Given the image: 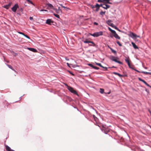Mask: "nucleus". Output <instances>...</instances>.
Masks as SVG:
<instances>
[{
  "mask_svg": "<svg viewBox=\"0 0 151 151\" xmlns=\"http://www.w3.org/2000/svg\"><path fill=\"white\" fill-rule=\"evenodd\" d=\"M109 130L107 128H106V130L104 131V132L105 134H107L108 132H109Z\"/></svg>",
  "mask_w": 151,
  "mask_h": 151,
  "instance_id": "obj_28",
  "label": "nucleus"
},
{
  "mask_svg": "<svg viewBox=\"0 0 151 151\" xmlns=\"http://www.w3.org/2000/svg\"><path fill=\"white\" fill-rule=\"evenodd\" d=\"M93 68L96 70H98L99 69V67L94 66H93Z\"/></svg>",
  "mask_w": 151,
  "mask_h": 151,
  "instance_id": "obj_34",
  "label": "nucleus"
},
{
  "mask_svg": "<svg viewBox=\"0 0 151 151\" xmlns=\"http://www.w3.org/2000/svg\"><path fill=\"white\" fill-rule=\"evenodd\" d=\"M117 30L118 31H119V32H121V30L120 29H118Z\"/></svg>",
  "mask_w": 151,
  "mask_h": 151,
  "instance_id": "obj_58",
  "label": "nucleus"
},
{
  "mask_svg": "<svg viewBox=\"0 0 151 151\" xmlns=\"http://www.w3.org/2000/svg\"><path fill=\"white\" fill-rule=\"evenodd\" d=\"M60 6H61L62 7L64 8H65V9H70L68 7H65V6H63L62 5V4H60Z\"/></svg>",
  "mask_w": 151,
  "mask_h": 151,
  "instance_id": "obj_29",
  "label": "nucleus"
},
{
  "mask_svg": "<svg viewBox=\"0 0 151 151\" xmlns=\"http://www.w3.org/2000/svg\"><path fill=\"white\" fill-rule=\"evenodd\" d=\"M110 37H111V38H112L113 37V36H112V35H110Z\"/></svg>",
  "mask_w": 151,
  "mask_h": 151,
  "instance_id": "obj_59",
  "label": "nucleus"
},
{
  "mask_svg": "<svg viewBox=\"0 0 151 151\" xmlns=\"http://www.w3.org/2000/svg\"><path fill=\"white\" fill-rule=\"evenodd\" d=\"M104 1V3H108L110 4H112V3L110 2L109 1L110 0H103Z\"/></svg>",
  "mask_w": 151,
  "mask_h": 151,
  "instance_id": "obj_20",
  "label": "nucleus"
},
{
  "mask_svg": "<svg viewBox=\"0 0 151 151\" xmlns=\"http://www.w3.org/2000/svg\"><path fill=\"white\" fill-rule=\"evenodd\" d=\"M144 83L148 87H150V85L148 84L146 81Z\"/></svg>",
  "mask_w": 151,
  "mask_h": 151,
  "instance_id": "obj_39",
  "label": "nucleus"
},
{
  "mask_svg": "<svg viewBox=\"0 0 151 151\" xmlns=\"http://www.w3.org/2000/svg\"><path fill=\"white\" fill-rule=\"evenodd\" d=\"M6 149L7 151H15L11 149V148L7 145H5Z\"/></svg>",
  "mask_w": 151,
  "mask_h": 151,
  "instance_id": "obj_11",
  "label": "nucleus"
},
{
  "mask_svg": "<svg viewBox=\"0 0 151 151\" xmlns=\"http://www.w3.org/2000/svg\"><path fill=\"white\" fill-rule=\"evenodd\" d=\"M99 8L98 7L96 8V9L95 10H94V11L96 12H98L99 11Z\"/></svg>",
  "mask_w": 151,
  "mask_h": 151,
  "instance_id": "obj_41",
  "label": "nucleus"
},
{
  "mask_svg": "<svg viewBox=\"0 0 151 151\" xmlns=\"http://www.w3.org/2000/svg\"><path fill=\"white\" fill-rule=\"evenodd\" d=\"M109 48L110 49L111 52L114 54H116V51L113 49L112 48L109 47Z\"/></svg>",
  "mask_w": 151,
  "mask_h": 151,
  "instance_id": "obj_21",
  "label": "nucleus"
},
{
  "mask_svg": "<svg viewBox=\"0 0 151 151\" xmlns=\"http://www.w3.org/2000/svg\"><path fill=\"white\" fill-rule=\"evenodd\" d=\"M131 68L133 69V70H135L138 73H140V72L139 71V70H136V69H134V68Z\"/></svg>",
  "mask_w": 151,
  "mask_h": 151,
  "instance_id": "obj_44",
  "label": "nucleus"
},
{
  "mask_svg": "<svg viewBox=\"0 0 151 151\" xmlns=\"http://www.w3.org/2000/svg\"><path fill=\"white\" fill-rule=\"evenodd\" d=\"M116 42L119 45V46H122V44L119 41H116Z\"/></svg>",
  "mask_w": 151,
  "mask_h": 151,
  "instance_id": "obj_30",
  "label": "nucleus"
},
{
  "mask_svg": "<svg viewBox=\"0 0 151 151\" xmlns=\"http://www.w3.org/2000/svg\"><path fill=\"white\" fill-rule=\"evenodd\" d=\"M105 12H103L102 11H101L100 12V14L102 16H103L105 14Z\"/></svg>",
  "mask_w": 151,
  "mask_h": 151,
  "instance_id": "obj_24",
  "label": "nucleus"
},
{
  "mask_svg": "<svg viewBox=\"0 0 151 151\" xmlns=\"http://www.w3.org/2000/svg\"><path fill=\"white\" fill-rule=\"evenodd\" d=\"M24 36H25V37H26V38H27L28 39H30V37L27 35H25L24 34Z\"/></svg>",
  "mask_w": 151,
  "mask_h": 151,
  "instance_id": "obj_38",
  "label": "nucleus"
},
{
  "mask_svg": "<svg viewBox=\"0 0 151 151\" xmlns=\"http://www.w3.org/2000/svg\"><path fill=\"white\" fill-rule=\"evenodd\" d=\"M5 61L7 63H9V61H6H6Z\"/></svg>",
  "mask_w": 151,
  "mask_h": 151,
  "instance_id": "obj_56",
  "label": "nucleus"
},
{
  "mask_svg": "<svg viewBox=\"0 0 151 151\" xmlns=\"http://www.w3.org/2000/svg\"><path fill=\"white\" fill-rule=\"evenodd\" d=\"M6 65L8 66V67L10 68V69H11L12 70L14 71L15 72H17V71L13 68L10 65L6 64Z\"/></svg>",
  "mask_w": 151,
  "mask_h": 151,
  "instance_id": "obj_17",
  "label": "nucleus"
},
{
  "mask_svg": "<svg viewBox=\"0 0 151 151\" xmlns=\"http://www.w3.org/2000/svg\"><path fill=\"white\" fill-rule=\"evenodd\" d=\"M112 68H115V67L114 66H113L112 67Z\"/></svg>",
  "mask_w": 151,
  "mask_h": 151,
  "instance_id": "obj_62",
  "label": "nucleus"
},
{
  "mask_svg": "<svg viewBox=\"0 0 151 151\" xmlns=\"http://www.w3.org/2000/svg\"><path fill=\"white\" fill-rule=\"evenodd\" d=\"M17 32L18 33H19V34H22L23 35H24V33L23 32Z\"/></svg>",
  "mask_w": 151,
  "mask_h": 151,
  "instance_id": "obj_37",
  "label": "nucleus"
},
{
  "mask_svg": "<svg viewBox=\"0 0 151 151\" xmlns=\"http://www.w3.org/2000/svg\"><path fill=\"white\" fill-rule=\"evenodd\" d=\"M142 73H143L145 74H149V72H145V71H143V72H142Z\"/></svg>",
  "mask_w": 151,
  "mask_h": 151,
  "instance_id": "obj_33",
  "label": "nucleus"
},
{
  "mask_svg": "<svg viewBox=\"0 0 151 151\" xmlns=\"http://www.w3.org/2000/svg\"><path fill=\"white\" fill-rule=\"evenodd\" d=\"M115 29H117H117H118V28L117 27H115Z\"/></svg>",
  "mask_w": 151,
  "mask_h": 151,
  "instance_id": "obj_54",
  "label": "nucleus"
},
{
  "mask_svg": "<svg viewBox=\"0 0 151 151\" xmlns=\"http://www.w3.org/2000/svg\"><path fill=\"white\" fill-rule=\"evenodd\" d=\"M144 83L148 87H150V85L148 84L146 81Z\"/></svg>",
  "mask_w": 151,
  "mask_h": 151,
  "instance_id": "obj_40",
  "label": "nucleus"
},
{
  "mask_svg": "<svg viewBox=\"0 0 151 151\" xmlns=\"http://www.w3.org/2000/svg\"><path fill=\"white\" fill-rule=\"evenodd\" d=\"M109 58L110 60L113 61H114L115 62L117 63L120 64H122V62L117 60V59H119V58L117 57H115L113 55H111L109 56Z\"/></svg>",
  "mask_w": 151,
  "mask_h": 151,
  "instance_id": "obj_1",
  "label": "nucleus"
},
{
  "mask_svg": "<svg viewBox=\"0 0 151 151\" xmlns=\"http://www.w3.org/2000/svg\"><path fill=\"white\" fill-rule=\"evenodd\" d=\"M117 30L118 31H119V32H121V30L120 29H118Z\"/></svg>",
  "mask_w": 151,
  "mask_h": 151,
  "instance_id": "obj_57",
  "label": "nucleus"
},
{
  "mask_svg": "<svg viewBox=\"0 0 151 151\" xmlns=\"http://www.w3.org/2000/svg\"><path fill=\"white\" fill-rule=\"evenodd\" d=\"M96 64L98 65H99V66L102 67V65H101V64L100 63H96Z\"/></svg>",
  "mask_w": 151,
  "mask_h": 151,
  "instance_id": "obj_32",
  "label": "nucleus"
},
{
  "mask_svg": "<svg viewBox=\"0 0 151 151\" xmlns=\"http://www.w3.org/2000/svg\"><path fill=\"white\" fill-rule=\"evenodd\" d=\"M53 15H54V16L55 17H57V18H60V16L59 15L57 14H55V13H54L53 14Z\"/></svg>",
  "mask_w": 151,
  "mask_h": 151,
  "instance_id": "obj_27",
  "label": "nucleus"
},
{
  "mask_svg": "<svg viewBox=\"0 0 151 151\" xmlns=\"http://www.w3.org/2000/svg\"><path fill=\"white\" fill-rule=\"evenodd\" d=\"M88 65L89 66L92 67V68H93V67L94 66L93 65L90 63L88 64Z\"/></svg>",
  "mask_w": 151,
  "mask_h": 151,
  "instance_id": "obj_35",
  "label": "nucleus"
},
{
  "mask_svg": "<svg viewBox=\"0 0 151 151\" xmlns=\"http://www.w3.org/2000/svg\"><path fill=\"white\" fill-rule=\"evenodd\" d=\"M138 79L140 81H142V82H143L144 83H145V81L144 80L142 79H141V78H138Z\"/></svg>",
  "mask_w": 151,
  "mask_h": 151,
  "instance_id": "obj_31",
  "label": "nucleus"
},
{
  "mask_svg": "<svg viewBox=\"0 0 151 151\" xmlns=\"http://www.w3.org/2000/svg\"><path fill=\"white\" fill-rule=\"evenodd\" d=\"M149 74L151 75V72H149Z\"/></svg>",
  "mask_w": 151,
  "mask_h": 151,
  "instance_id": "obj_60",
  "label": "nucleus"
},
{
  "mask_svg": "<svg viewBox=\"0 0 151 151\" xmlns=\"http://www.w3.org/2000/svg\"><path fill=\"white\" fill-rule=\"evenodd\" d=\"M93 117L94 118V119H95V118H97L96 117H95V116L94 115H93Z\"/></svg>",
  "mask_w": 151,
  "mask_h": 151,
  "instance_id": "obj_52",
  "label": "nucleus"
},
{
  "mask_svg": "<svg viewBox=\"0 0 151 151\" xmlns=\"http://www.w3.org/2000/svg\"><path fill=\"white\" fill-rule=\"evenodd\" d=\"M149 111L150 113V115L151 116V111L150 110H149Z\"/></svg>",
  "mask_w": 151,
  "mask_h": 151,
  "instance_id": "obj_53",
  "label": "nucleus"
},
{
  "mask_svg": "<svg viewBox=\"0 0 151 151\" xmlns=\"http://www.w3.org/2000/svg\"><path fill=\"white\" fill-rule=\"evenodd\" d=\"M104 5H105V6H102V7L105 9H106L110 7V6L109 5L106 4H104Z\"/></svg>",
  "mask_w": 151,
  "mask_h": 151,
  "instance_id": "obj_14",
  "label": "nucleus"
},
{
  "mask_svg": "<svg viewBox=\"0 0 151 151\" xmlns=\"http://www.w3.org/2000/svg\"><path fill=\"white\" fill-rule=\"evenodd\" d=\"M46 4L48 7H50V8L53 9V8H54L53 7V5L49 3L47 4Z\"/></svg>",
  "mask_w": 151,
  "mask_h": 151,
  "instance_id": "obj_18",
  "label": "nucleus"
},
{
  "mask_svg": "<svg viewBox=\"0 0 151 151\" xmlns=\"http://www.w3.org/2000/svg\"><path fill=\"white\" fill-rule=\"evenodd\" d=\"M27 49L33 52H37V50L34 48L27 47Z\"/></svg>",
  "mask_w": 151,
  "mask_h": 151,
  "instance_id": "obj_10",
  "label": "nucleus"
},
{
  "mask_svg": "<svg viewBox=\"0 0 151 151\" xmlns=\"http://www.w3.org/2000/svg\"><path fill=\"white\" fill-rule=\"evenodd\" d=\"M129 36L131 37L133 39H135L137 37H139L140 36L137 35L133 33L132 32H130V33L128 35Z\"/></svg>",
  "mask_w": 151,
  "mask_h": 151,
  "instance_id": "obj_3",
  "label": "nucleus"
},
{
  "mask_svg": "<svg viewBox=\"0 0 151 151\" xmlns=\"http://www.w3.org/2000/svg\"><path fill=\"white\" fill-rule=\"evenodd\" d=\"M68 71L72 75H73V73L72 72L70 71Z\"/></svg>",
  "mask_w": 151,
  "mask_h": 151,
  "instance_id": "obj_48",
  "label": "nucleus"
},
{
  "mask_svg": "<svg viewBox=\"0 0 151 151\" xmlns=\"http://www.w3.org/2000/svg\"><path fill=\"white\" fill-rule=\"evenodd\" d=\"M104 90L103 88H100V92L101 94L104 93Z\"/></svg>",
  "mask_w": 151,
  "mask_h": 151,
  "instance_id": "obj_25",
  "label": "nucleus"
},
{
  "mask_svg": "<svg viewBox=\"0 0 151 151\" xmlns=\"http://www.w3.org/2000/svg\"><path fill=\"white\" fill-rule=\"evenodd\" d=\"M28 3L32 4L33 5H34V4L30 0H26Z\"/></svg>",
  "mask_w": 151,
  "mask_h": 151,
  "instance_id": "obj_26",
  "label": "nucleus"
},
{
  "mask_svg": "<svg viewBox=\"0 0 151 151\" xmlns=\"http://www.w3.org/2000/svg\"><path fill=\"white\" fill-rule=\"evenodd\" d=\"M19 7V6L17 4H15L14 5L12 8V10L15 12L16 11L17 9Z\"/></svg>",
  "mask_w": 151,
  "mask_h": 151,
  "instance_id": "obj_6",
  "label": "nucleus"
},
{
  "mask_svg": "<svg viewBox=\"0 0 151 151\" xmlns=\"http://www.w3.org/2000/svg\"><path fill=\"white\" fill-rule=\"evenodd\" d=\"M52 22V21L50 19H47L46 21V23L48 24H51V23Z\"/></svg>",
  "mask_w": 151,
  "mask_h": 151,
  "instance_id": "obj_15",
  "label": "nucleus"
},
{
  "mask_svg": "<svg viewBox=\"0 0 151 151\" xmlns=\"http://www.w3.org/2000/svg\"><path fill=\"white\" fill-rule=\"evenodd\" d=\"M83 42L85 43H91V44H89V46H95V44L93 41H89L87 40H85L83 41Z\"/></svg>",
  "mask_w": 151,
  "mask_h": 151,
  "instance_id": "obj_4",
  "label": "nucleus"
},
{
  "mask_svg": "<svg viewBox=\"0 0 151 151\" xmlns=\"http://www.w3.org/2000/svg\"><path fill=\"white\" fill-rule=\"evenodd\" d=\"M106 128L105 127H104V125H102V127L101 128V129L102 131L104 132V131H105L106 130Z\"/></svg>",
  "mask_w": 151,
  "mask_h": 151,
  "instance_id": "obj_23",
  "label": "nucleus"
},
{
  "mask_svg": "<svg viewBox=\"0 0 151 151\" xmlns=\"http://www.w3.org/2000/svg\"><path fill=\"white\" fill-rule=\"evenodd\" d=\"M95 7L96 8L98 7L99 8V4H96V5H95Z\"/></svg>",
  "mask_w": 151,
  "mask_h": 151,
  "instance_id": "obj_36",
  "label": "nucleus"
},
{
  "mask_svg": "<svg viewBox=\"0 0 151 151\" xmlns=\"http://www.w3.org/2000/svg\"><path fill=\"white\" fill-rule=\"evenodd\" d=\"M91 7L92 8H94L95 7V6L93 5H91Z\"/></svg>",
  "mask_w": 151,
  "mask_h": 151,
  "instance_id": "obj_49",
  "label": "nucleus"
},
{
  "mask_svg": "<svg viewBox=\"0 0 151 151\" xmlns=\"http://www.w3.org/2000/svg\"><path fill=\"white\" fill-rule=\"evenodd\" d=\"M113 36L119 40L120 39V37L116 33Z\"/></svg>",
  "mask_w": 151,
  "mask_h": 151,
  "instance_id": "obj_13",
  "label": "nucleus"
},
{
  "mask_svg": "<svg viewBox=\"0 0 151 151\" xmlns=\"http://www.w3.org/2000/svg\"><path fill=\"white\" fill-rule=\"evenodd\" d=\"M67 65H68V66H69V64L68 63H67Z\"/></svg>",
  "mask_w": 151,
  "mask_h": 151,
  "instance_id": "obj_55",
  "label": "nucleus"
},
{
  "mask_svg": "<svg viewBox=\"0 0 151 151\" xmlns=\"http://www.w3.org/2000/svg\"><path fill=\"white\" fill-rule=\"evenodd\" d=\"M106 23L109 25L113 27V24L111 23V20H108L106 21Z\"/></svg>",
  "mask_w": 151,
  "mask_h": 151,
  "instance_id": "obj_12",
  "label": "nucleus"
},
{
  "mask_svg": "<svg viewBox=\"0 0 151 151\" xmlns=\"http://www.w3.org/2000/svg\"><path fill=\"white\" fill-rule=\"evenodd\" d=\"M113 73L115 74V75H118V76L119 77H124V76H127V75H121L118 73H116V72H113Z\"/></svg>",
  "mask_w": 151,
  "mask_h": 151,
  "instance_id": "obj_9",
  "label": "nucleus"
},
{
  "mask_svg": "<svg viewBox=\"0 0 151 151\" xmlns=\"http://www.w3.org/2000/svg\"><path fill=\"white\" fill-rule=\"evenodd\" d=\"M125 61H126V62L127 63L129 67L130 68H132L131 67V66L130 65V60L129 59V58H126V59H125Z\"/></svg>",
  "mask_w": 151,
  "mask_h": 151,
  "instance_id": "obj_8",
  "label": "nucleus"
},
{
  "mask_svg": "<svg viewBox=\"0 0 151 151\" xmlns=\"http://www.w3.org/2000/svg\"><path fill=\"white\" fill-rule=\"evenodd\" d=\"M103 1L102 0H98V2H102Z\"/></svg>",
  "mask_w": 151,
  "mask_h": 151,
  "instance_id": "obj_45",
  "label": "nucleus"
},
{
  "mask_svg": "<svg viewBox=\"0 0 151 151\" xmlns=\"http://www.w3.org/2000/svg\"><path fill=\"white\" fill-rule=\"evenodd\" d=\"M110 93V91H109V92H108V94H109V93Z\"/></svg>",
  "mask_w": 151,
  "mask_h": 151,
  "instance_id": "obj_61",
  "label": "nucleus"
},
{
  "mask_svg": "<svg viewBox=\"0 0 151 151\" xmlns=\"http://www.w3.org/2000/svg\"><path fill=\"white\" fill-rule=\"evenodd\" d=\"M108 29L112 33L114 34V35L116 33V32L115 30H112L110 27H108Z\"/></svg>",
  "mask_w": 151,
  "mask_h": 151,
  "instance_id": "obj_19",
  "label": "nucleus"
},
{
  "mask_svg": "<svg viewBox=\"0 0 151 151\" xmlns=\"http://www.w3.org/2000/svg\"><path fill=\"white\" fill-rule=\"evenodd\" d=\"M68 89L72 93L75 94H78L77 92L70 86H68Z\"/></svg>",
  "mask_w": 151,
  "mask_h": 151,
  "instance_id": "obj_5",
  "label": "nucleus"
},
{
  "mask_svg": "<svg viewBox=\"0 0 151 151\" xmlns=\"http://www.w3.org/2000/svg\"><path fill=\"white\" fill-rule=\"evenodd\" d=\"M93 24H94L96 25H97L98 24V23L96 22H94Z\"/></svg>",
  "mask_w": 151,
  "mask_h": 151,
  "instance_id": "obj_46",
  "label": "nucleus"
},
{
  "mask_svg": "<svg viewBox=\"0 0 151 151\" xmlns=\"http://www.w3.org/2000/svg\"><path fill=\"white\" fill-rule=\"evenodd\" d=\"M10 6V4H8V5H4V7L7 9H8L9 8Z\"/></svg>",
  "mask_w": 151,
  "mask_h": 151,
  "instance_id": "obj_22",
  "label": "nucleus"
},
{
  "mask_svg": "<svg viewBox=\"0 0 151 151\" xmlns=\"http://www.w3.org/2000/svg\"><path fill=\"white\" fill-rule=\"evenodd\" d=\"M102 68H104V69H105V70H106V71L107 70V68L106 67H104L103 66H102Z\"/></svg>",
  "mask_w": 151,
  "mask_h": 151,
  "instance_id": "obj_43",
  "label": "nucleus"
},
{
  "mask_svg": "<svg viewBox=\"0 0 151 151\" xmlns=\"http://www.w3.org/2000/svg\"><path fill=\"white\" fill-rule=\"evenodd\" d=\"M131 44L132 45L133 47H134V49H136L138 48V47L136 45L134 42H131Z\"/></svg>",
  "mask_w": 151,
  "mask_h": 151,
  "instance_id": "obj_16",
  "label": "nucleus"
},
{
  "mask_svg": "<svg viewBox=\"0 0 151 151\" xmlns=\"http://www.w3.org/2000/svg\"><path fill=\"white\" fill-rule=\"evenodd\" d=\"M90 35L94 37H98L102 35H103V32L102 31L96 32L93 34L90 33Z\"/></svg>",
  "mask_w": 151,
  "mask_h": 151,
  "instance_id": "obj_2",
  "label": "nucleus"
},
{
  "mask_svg": "<svg viewBox=\"0 0 151 151\" xmlns=\"http://www.w3.org/2000/svg\"><path fill=\"white\" fill-rule=\"evenodd\" d=\"M3 57L4 58V61H6V60H5V58L4 56V55L3 56Z\"/></svg>",
  "mask_w": 151,
  "mask_h": 151,
  "instance_id": "obj_50",
  "label": "nucleus"
},
{
  "mask_svg": "<svg viewBox=\"0 0 151 151\" xmlns=\"http://www.w3.org/2000/svg\"><path fill=\"white\" fill-rule=\"evenodd\" d=\"M30 19L31 20H33V18L32 17H29Z\"/></svg>",
  "mask_w": 151,
  "mask_h": 151,
  "instance_id": "obj_47",
  "label": "nucleus"
},
{
  "mask_svg": "<svg viewBox=\"0 0 151 151\" xmlns=\"http://www.w3.org/2000/svg\"><path fill=\"white\" fill-rule=\"evenodd\" d=\"M40 11H45V12H47V11L46 9H41L40 10Z\"/></svg>",
  "mask_w": 151,
  "mask_h": 151,
  "instance_id": "obj_42",
  "label": "nucleus"
},
{
  "mask_svg": "<svg viewBox=\"0 0 151 151\" xmlns=\"http://www.w3.org/2000/svg\"><path fill=\"white\" fill-rule=\"evenodd\" d=\"M53 10H55L57 14H60V13H61L62 12V10L60 9V7H58V9L53 8Z\"/></svg>",
  "mask_w": 151,
  "mask_h": 151,
  "instance_id": "obj_7",
  "label": "nucleus"
},
{
  "mask_svg": "<svg viewBox=\"0 0 151 151\" xmlns=\"http://www.w3.org/2000/svg\"><path fill=\"white\" fill-rule=\"evenodd\" d=\"M100 6H102H102H102V4H101L100 5H99V7H100Z\"/></svg>",
  "mask_w": 151,
  "mask_h": 151,
  "instance_id": "obj_51",
  "label": "nucleus"
}]
</instances>
